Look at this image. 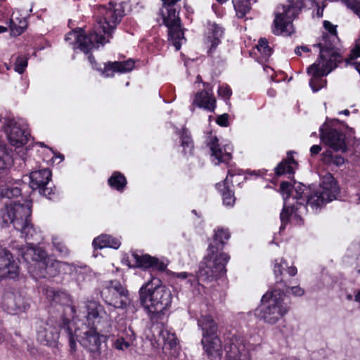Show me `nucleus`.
I'll list each match as a JSON object with an SVG mask.
<instances>
[{"instance_id": "obj_48", "label": "nucleus", "mask_w": 360, "mask_h": 360, "mask_svg": "<svg viewBox=\"0 0 360 360\" xmlns=\"http://www.w3.org/2000/svg\"><path fill=\"white\" fill-rule=\"evenodd\" d=\"M291 184L288 181H283L281 183L280 189L283 193L289 194L291 189Z\"/></svg>"}, {"instance_id": "obj_43", "label": "nucleus", "mask_w": 360, "mask_h": 360, "mask_svg": "<svg viewBox=\"0 0 360 360\" xmlns=\"http://www.w3.org/2000/svg\"><path fill=\"white\" fill-rule=\"evenodd\" d=\"M218 94L219 96L222 97L225 100H229L232 91L229 86H220L218 89Z\"/></svg>"}, {"instance_id": "obj_18", "label": "nucleus", "mask_w": 360, "mask_h": 360, "mask_svg": "<svg viewBox=\"0 0 360 360\" xmlns=\"http://www.w3.org/2000/svg\"><path fill=\"white\" fill-rule=\"evenodd\" d=\"M30 186L32 190H39L41 195L51 198L54 193L51 187H48L51 179V172L49 169L33 171L30 174Z\"/></svg>"}, {"instance_id": "obj_39", "label": "nucleus", "mask_w": 360, "mask_h": 360, "mask_svg": "<svg viewBox=\"0 0 360 360\" xmlns=\"http://www.w3.org/2000/svg\"><path fill=\"white\" fill-rule=\"evenodd\" d=\"M53 245L60 256L66 257L69 255V250L66 245L57 238H53Z\"/></svg>"}, {"instance_id": "obj_36", "label": "nucleus", "mask_w": 360, "mask_h": 360, "mask_svg": "<svg viewBox=\"0 0 360 360\" xmlns=\"http://www.w3.org/2000/svg\"><path fill=\"white\" fill-rule=\"evenodd\" d=\"M27 22L25 19L19 20L18 25L13 19L9 20V27L11 35L16 37L20 35L27 27Z\"/></svg>"}, {"instance_id": "obj_11", "label": "nucleus", "mask_w": 360, "mask_h": 360, "mask_svg": "<svg viewBox=\"0 0 360 360\" xmlns=\"http://www.w3.org/2000/svg\"><path fill=\"white\" fill-rule=\"evenodd\" d=\"M85 307L88 327L96 328L102 334L112 332V321L102 304L96 301L89 300Z\"/></svg>"}, {"instance_id": "obj_2", "label": "nucleus", "mask_w": 360, "mask_h": 360, "mask_svg": "<svg viewBox=\"0 0 360 360\" xmlns=\"http://www.w3.org/2000/svg\"><path fill=\"white\" fill-rule=\"evenodd\" d=\"M141 305L153 323H160L152 328L153 337L161 347L163 353L169 360L176 359L179 355V346L175 333L163 326L166 320V311L171 307L172 295L169 288L162 285L161 281L152 278L144 283L139 290Z\"/></svg>"}, {"instance_id": "obj_5", "label": "nucleus", "mask_w": 360, "mask_h": 360, "mask_svg": "<svg viewBox=\"0 0 360 360\" xmlns=\"http://www.w3.org/2000/svg\"><path fill=\"white\" fill-rule=\"evenodd\" d=\"M320 49L319 58L307 68V73L311 76L309 85L314 92H317L326 85L323 77L329 74L342 61L341 56L334 49L333 44L320 42L315 45Z\"/></svg>"}, {"instance_id": "obj_31", "label": "nucleus", "mask_w": 360, "mask_h": 360, "mask_svg": "<svg viewBox=\"0 0 360 360\" xmlns=\"http://www.w3.org/2000/svg\"><path fill=\"white\" fill-rule=\"evenodd\" d=\"M0 195L2 198L8 199L18 198L21 195V188L18 187L17 183L6 184L1 188Z\"/></svg>"}, {"instance_id": "obj_22", "label": "nucleus", "mask_w": 360, "mask_h": 360, "mask_svg": "<svg viewBox=\"0 0 360 360\" xmlns=\"http://www.w3.org/2000/svg\"><path fill=\"white\" fill-rule=\"evenodd\" d=\"M193 105L210 112H213L216 107V100L209 92V90H203L195 94Z\"/></svg>"}, {"instance_id": "obj_56", "label": "nucleus", "mask_w": 360, "mask_h": 360, "mask_svg": "<svg viewBox=\"0 0 360 360\" xmlns=\"http://www.w3.org/2000/svg\"><path fill=\"white\" fill-rule=\"evenodd\" d=\"M88 59H89V61L90 62V63L94 65V63H96L95 61V59H94V57L90 54L89 56H88Z\"/></svg>"}, {"instance_id": "obj_37", "label": "nucleus", "mask_w": 360, "mask_h": 360, "mask_svg": "<svg viewBox=\"0 0 360 360\" xmlns=\"http://www.w3.org/2000/svg\"><path fill=\"white\" fill-rule=\"evenodd\" d=\"M181 146L184 148L185 154L188 152L191 153L193 144L191 137L187 129H184L181 134Z\"/></svg>"}, {"instance_id": "obj_8", "label": "nucleus", "mask_w": 360, "mask_h": 360, "mask_svg": "<svg viewBox=\"0 0 360 360\" xmlns=\"http://www.w3.org/2000/svg\"><path fill=\"white\" fill-rule=\"evenodd\" d=\"M198 326L202 330L201 343L207 360H221L222 347L217 323L210 315H201L198 319Z\"/></svg>"}, {"instance_id": "obj_35", "label": "nucleus", "mask_w": 360, "mask_h": 360, "mask_svg": "<svg viewBox=\"0 0 360 360\" xmlns=\"http://www.w3.org/2000/svg\"><path fill=\"white\" fill-rule=\"evenodd\" d=\"M131 256L134 259L135 265L137 267H141V268H145V269L152 267L153 262L154 258H155V257H150L148 255H144L139 256L136 253H133Z\"/></svg>"}, {"instance_id": "obj_29", "label": "nucleus", "mask_w": 360, "mask_h": 360, "mask_svg": "<svg viewBox=\"0 0 360 360\" xmlns=\"http://www.w3.org/2000/svg\"><path fill=\"white\" fill-rule=\"evenodd\" d=\"M46 296L47 299L56 304H64L68 302V294L56 290L53 288H47L46 290Z\"/></svg>"}, {"instance_id": "obj_19", "label": "nucleus", "mask_w": 360, "mask_h": 360, "mask_svg": "<svg viewBox=\"0 0 360 360\" xmlns=\"http://www.w3.org/2000/svg\"><path fill=\"white\" fill-rule=\"evenodd\" d=\"M19 274L18 262L12 254L5 248L0 247V278H15Z\"/></svg>"}, {"instance_id": "obj_38", "label": "nucleus", "mask_w": 360, "mask_h": 360, "mask_svg": "<svg viewBox=\"0 0 360 360\" xmlns=\"http://www.w3.org/2000/svg\"><path fill=\"white\" fill-rule=\"evenodd\" d=\"M257 48L265 58H269L272 53V50L269 46V42L265 38H261L259 40Z\"/></svg>"}, {"instance_id": "obj_58", "label": "nucleus", "mask_w": 360, "mask_h": 360, "mask_svg": "<svg viewBox=\"0 0 360 360\" xmlns=\"http://www.w3.org/2000/svg\"><path fill=\"white\" fill-rule=\"evenodd\" d=\"M339 113H340V114H343V115H347H347H349L350 114V112H349V110L346 109V110H342V111H340Z\"/></svg>"}, {"instance_id": "obj_27", "label": "nucleus", "mask_w": 360, "mask_h": 360, "mask_svg": "<svg viewBox=\"0 0 360 360\" xmlns=\"http://www.w3.org/2000/svg\"><path fill=\"white\" fill-rule=\"evenodd\" d=\"M168 39L178 51L181 49V41L184 40V32L181 24L168 28Z\"/></svg>"}, {"instance_id": "obj_7", "label": "nucleus", "mask_w": 360, "mask_h": 360, "mask_svg": "<svg viewBox=\"0 0 360 360\" xmlns=\"http://www.w3.org/2000/svg\"><path fill=\"white\" fill-rule=\"evenodd\" d=\"M285 297L283 290L280 288L264 294L258 317L267 324L276 323L290 309L289 305L285 302Z\"/></svg>"}, {"instance_id": "obj_9", "label": "nucleus", "mask_w": 360, "mask_h": 360, "mask_svg": "<svg viewBox=\"0 0 360 360\" xmlns=\"http://www.w3.org/2000/svg\"><path fill=\"white\" fill-rule=\"evenodd\" d=\"M68 323L69 321L66 319L63 322V326H61L54 323L52 319L46 322L41 321L37 333L38 341L43 345H51L58 340L60 333H62L67 336L71 349L75 350L76 341L72 328L67 326Z\"/></svg>"}, {"instance_id": "obj_1", "label": "nucleus", "mask_w": 360, "mask_h": 360, "mask_svg": "<svg viewBox=\"0 0 360 360\" xmlns=\"http://www.w3.org/2000/svg\"><path fill=\"white\" fill-rule=\"evenodd\" d=\"M31 202L25 204L13 201L6 205L1 210V224L2 227L12 224L15 229L20 232L21 237L24 238L27 245H18L15 242L11 245V248L28 264V271L35 278L54 277L58 274H72L77 271L74 264H69L52 259L48 257L46 252L41 248L34 246L30 240H39L40 233L37 231L31 222Z\"/></svg>"}, {"instance_id": "obj_45", "label": "nucleus", "mask_w": 360, "mask_h": 360, "mask_svg": "<svg viewBox=\"0 0 360 360\" xmlns=\"http://www.w3.org/2000/svg\"><path fill=\"white\" fill-rule=\"evenodd\" d=\"M216 122L221 127H227L229 125V115L224 113L219 115Z\"/></svg>"}, {"instance_id": "obj_10", "label": "nucleus", "mask_w": 360, "mask_h": 360, "mask_svg": "<svg viewBox=\"0 0 360 360\" xmlns=\"http://www.w3.org/2000/svg\"><path fill=\"white\" fill-rule=\"evenodd\" d=\"M101 296L107 305L115 309H124L131 302L128 290L118 281L105 282L101 290Z\"/></svg>"}, {"instance_id": "obj_28", "label": "nucleus", "mask_w": 360, "mask_h": 360, "mask_svg": "<svg viewBox=\"0 0 360 360\" xmlns=\"http://www.w3.org/2000/svg\"><path fill=\"white\" fill-rule=\"evenodd\" d=\"M210 31L212 36L208 37V41L211 43L210 47L207 51L209 56H211L212 53L219 44L221 41L220 38L224 33L223 28L215 23L211 25Z\"/></svg>"}, {"instance_id": "obj_30", "label": "nucleus", "mask_w": 360, "mask_h": 360, "mask_svg": "<svg viewBox=\"0 0 360 360\" xmlns=\"http://www.w3.org/2000/svg\"><path fill=\"white\" fill-rule=\"evenodd\" d=\"M110 186L118 191H122L126 186L127 179L124 176L119 172H115L108 179Z\"/></svg>"}, {"instance_id": "obj_26", "label": "nucleus", "mask_w": 360, "mask_h": 360, "mask_svg": "<svg viewBox=\"0 0 360 360\" xmlns=\"http://www.w3.org/2000/svg\"><path fill=\"white\" fill-rule=\"evenodd\" d=\"M297 165L296 161L291 155V152H289L287 159L281 161L275 168V173L277 176L285 174H293Z\"/></svg>"}, {"instance_id": "obj_50", "label": "nucleus", "mask_w": 360, "mask_h": 360, "mask_svg": "<svg viewBox=\"0 0 360 360\" xmlns=\"http://www.w3.org/2000/svg\"><path fill=\"white\" fill-rule=\"evenodd\" d=\"M292 293L295 296H302L304 291L302 288L299 286H293L290 288Z\"/></svg>"}, {"instance_id": "obj_53", "label": "nucleus", "mask_w": 360, "mask_h": 360, "mask_svg": "<svg viewBox=\"0 0 360 360\" xmlns=\"http://www.w3.org/2000/svg\"><path fill=\"white\" fill-rule=\"evenodd\" d=\"M287 271L290 276H293L297 274V268L295 266L288 267Z\"/></svg>"}, {"instance_id": "obj_47", "label": "nucleus", "mask_w": 360, "mask_h": 360, "mask_svg": "<svg viewBox=\"0 0 360 360\" xmlns=\"http://www.w3.org/2000/svg\"><path fill=\"white\" fill-rule=\"evenodd\" d=\"M152 267H155L160 271H164L166 269L167 266L164 262H160L158 259L154 258Z\"/></svg>"}, {"instance_id": "obj_21", "label": "nucleus", "mask_w": 360, "mask_h": 360, "mask_svg": "<svg viewBox=\"0 0 360 360\" xmlns=\"http://www.w3.org/2000/svg\"><path fill=\"white\" fill-rule=\"evenodd\" d=\"M207 146L212 152V156L217 160L216 165H219L220 162L228 163L231 160V151H229L231 150V147L227 145L221 147L219 144V139L216 136L210 137Z\"/></svg>"}, {"instance_id": "obj_14", "label": "nucleus", "mask_w": 360, "mask_h": 360, "mask_svg": "<svg viewBox=\"0 0 360 360\" xmlns=\"http://www.w3.org/2000/svg\"><path fill=\"white\" fill-rule=\"evenodd\" d=\"M73 335L83 347L93 353L100 352L102 343L107 338L97 328L88 326L82 330H75Z\"/></svg>"}, {"instance_id": "obj_24", "label": "nucleus", "mask_w": 360, "mask_h": 360, "mask_svg": "<svg viewBox=\"0 0 360 360\" xmlns=\"http://www.w3.org/2000/svg\"><path fill=\"white\" fill-rule=\"evenodd\" d=\"M233 174L231 172L230 170L228 172V174L224 181L221 184H217V187L221 192L223 203L227 206H233L235 203L236 198L234 197V193L231 190H230L226 186L229 179V176H233Z\"/></svg>"}, {"instance_id": "obj_16", "label": "nucleus", "mask_w": 360, "mask_h": 360, "mask_svg": "<svg viewBox=\"0 0 360 360\" xmlns=\"http://www.w3.org/2000/svg\"><path fill=\"white\" fill-rule=\"evenodd\" d=\"M103 336L111 338L112 347L119 351L128 349L136 338L134 332L130 327H117L116 325L112 326V332L104 333Z\"/></svg>"}, {"instance_id": "obj_61", "label": "nucleus", "mask_w": 360, "mask_h": 360, "mask_svg": "<svg viewBox=\"0 0 360 360\" xmlns=\"http://www.w3.org/2000/svg\"><path fill=\"white\" fill-rule=\"evenodd\" d=\"M301 49L304 51V52H308L309 51V49L306 46H300Z\"/></svg>"}, {"instance_id": "obj_42", "label": "nucleus", "mask_w": 360, "mask_h": 360, "mask_svg": "<svg viewBox=\"0 0 360 360\" xmlns=\"http://www.w3.org/2000/svg\"><path fill=\"white\" fill-rule=\"evenodd\" d=\"M27 65V61L26 58L18 57L15 63V71L20 74H22L24 72Z\"/></svg>"}, {"instance_id": "obj_15", "label": "nucleus", "mask_w": 360, "mask_h": 360, "mask_svg": "<svg viewBox=\"0 0 360 360\" xmlns=\"http://www.w3.org/2000/svg\"><path fill=\"white\" fill-rule=\"evenodd\" d=\"M103 37L98 36V33L96 31L89 32V34H83L82 31L77 32L76 31L70 32L65 36V41H70V44L75 41L78 44V47L84 53H89L93 49H96L100 45H103Z\"/></svg>"}, {"instance_id": "obj_54", "label": "nucleus", "mask_w": 360, "mask_h": 360, "mask_svg": "<svg viewBox=\"0 0 360 360\" xmlns=\"http://www.w3.org/2000/svg\"><path fill=\"white\" fill-rule=\"evenodd\" d=\"M176 276L181 279H185L188 277V274L186 272H181V273H178Z\"/></svg>"}, {"instance_id": "obj_32", "label": "nucleus", "mask_w": 360, "mask_h": 360, "mask_svg": "<svg viewBox=\"0 0 360 360\" xmlns=\"http://www.w3.org/2000/svg\"><path fill=\"white\" fill-rule=\"evenodd\" d=\"M165 8L167 9V15H164L163 22L167 28L181 24L176 10L174 7Z\"/></svg>"}, {"instance_id": "obj_6", "label": "nucleus", "mask_w": 360, "mask_h": 360, "mask_svg": "<svg viewBox=\"0 0 360 360\" xmlns=\"http://www.w3.org/2000/svg\"><path fill=\"white\" fill-rule=\"evenodd\" d=\"M124 2H112L108 5H100L96 12V31L98 36L103 37V45L109 42L112 33L125 15Z\"/></svg>"}, {"instance_id": "obj_33", "label": "nucleus", "mask_w": 360, "mask_h": 360, "mask_svg": "<svg viewBox=\"0 0 360 360\" xmlns=\"http://www.w3.org/2000/svg\"><path fill=\"white\" fill-rule=\"evenodd\" d=\"M322 160L326 165H334L338 167L342 165L345 160L340 155H333L330 150H326L322 154Z\"/></svg>"}, {"instance_id": "obj_59", "label": "nucleus", "mask_w": 360, "mask_h": 360, "mask_svg": "<svg viewBox=\"0 0 360 360\" xmlns=\"http://www.w3.org/2000/svg\"><path fill=\"white\" fill-rule=\"evenodd\" d=\"M300 49H301L300 47H299V46L296 47L295 49V54H297V56H301Z\"/></svg>"}, {"instance_id": "obj_17", "label": "nucleus", "mask_w": 360, "mask_h": 360, "mask_svg": "<svg viewBox=\"0 0 360 360\" xmlns=\"http://www.w3.org/2000/svg\"><path fill=\"white\" fill-rule=\"evenodd\" d=\"M224 350L226 360H250L244 340L241 337L231 335L225 340Z\"/></svg>"}, {"instance_id": "obj_4", "label": "nucleus", "mask_w": 360, "mask_h": 360, "mask_svg": "<svg viewBox=\"0 0 360 360\" xmlns=\"http://www.w3.org/2000/svg\"><path fill=\"white\" fill-rule=\"evenodd\" d=\"M229 238L230 233L228 229L217 228L214 230L213 241L207 249L208 253L199 265L200 279L210 281L226 273V264L230 257L220 251L224 248L225 240Z\"/></svg>"}, {"instance_id": "obj_57", "label": "nucleus", "mask_w": 360, "mask_h": 360, "mask_svg": "<svg viewBox=\"0 0 360 360\" xmlns=\"http://www.w3.org/2000/svg\"><path fill=\"white\" fill-rule=\"evenodd\" d=\"M354 300L357 302H360V290L355 295Z\"/></svg>"}, {"instance_id": "obj_55", "label": "nucleus", "mask_w": 360, "mask_h": 360, "mask_svg": "<svg viewBox=\"0 0 360 360\" xmlns=\"http://www.w3.org/2000/svg\"><path fill=\"white\" fill-rule=\"evenodd\" d=\"M4 340V330L2 326L0 325V342Z\"/></svg>"}, {"instance_id": "obj_40", "label": "nucleus", "mask_w": 360, "mask_h": 360, "mask_svg": "<svg viewBox=\"0 0 360 360\" xmlns=\"http://www.w3.org/2000/svg\"><path fill=\"white\" fill-rule=\"evenodd\" d=\"M360 18V0H342Z\"/></svg>"}, {"instance_id": "obj_23", "label": "nucleus", "mask_w": 360, "mask_h": 360, "mask_svg": "<svg viewBox=\"0 0 360 360\" xmlns=\"http://www.w3.org/2000/svg\"><path fill=\"white\" fill-rule=\"evenodd\" d=\"M134 63L132 60H127L125 61H115L109 63L105 65L103 74L105 76H110L108 71L118 72H127L133 70Z\"/></svg>"}, {"instance_id": "obj_51", "label": "nucleus", "mask_w": 360, "mask_h": 360, "mask_svg": "<svg viewBox=\"0 0 360 360\" xmlns=\"http://www.w3.org/2000/svg\"><path fill=\"white\" fill-rule=\"evenodd\" d=\"M321 150V147L319 145H313L310 148V153L311 155H317Z\"/></svg>"}, {"instance_id": "obj_13", "label": "nucleus", "mask_w": 360, "mask_h": 360, "mask_svg": "<svg viewBox=\"0 0 360 360\" xmlns=\"http://www.w3.org/2000/svg\"><path fill=\"white\" fill-rule=\"evenodd\" d=\"M3 309L10 314H18L30 308V300L12 288L5 289L2 297Z\"/></svg>"}, {"instance_id": "obj_3", "label": "nucleus", "mask_w": 360, "mask_h": 360, "mask_svg": "<svg viewBox=\"0 0 360 360\" xmlns=\"http://www.w3.org/2000/svg\"><path fill=\"white\" fill-rule=\"evenodd\" d=\"M294 189L295 194L293 195V198L297 200V202L290 208L284 205L280 214L281 231L285 229L290 215H293V219L296 220L297 224H302V215L307 213V205L309 206L313 212L317 210L326 202L335 199L339 191L337 183L330 174L324 178L322 184L316 190L312 191L311 188H307L300 183L296 185Z\"/></svg>"}, {"instance_id": "obj_44", "label": "nucleus", "mask_w": 360, "mask_h": 360, "mask_svg": "<svg viewBox=\"0 0 360 360\" xmlns=\"http://www.w3.org/2000/svg\"><path fill=\"white\" fill-rule=\"evenodd\" d=\"M360 56V47L356 46L354 48L349 56V58L346 59L347 63H352L354 60Z\"/></svg>"}, {"instance_id": "obj_25", "label": "nucleus", "mask_w": 360, "mask_h": 360, "mask_svg": "<svg viewBox=\"0 0 360 360\" xmlns=\"http://www.w3.org/2000/svg\"><path fill=\"white\" fill-rule=\"evenodd\" d=\"M92 245L95 249H103L104 248L117 249L120 246V241L110 235L105 234L94 238Z\"/></svg>"}, {"instance_id": "obj_64", "label": "nucleus", "mask_w": 360, "mask_h": 360, "mask_svg": "<svg viewBox=\"0 0 360 360\" xmlns=\"http://www.w3.org/2000/svg\"><path fill=\"white\" fill-rule=\"evenodd\" d=\"M347 298V300H351L352 299V295H348Z\"/></svg>"}, {"instance_id": "obj_12", "label": "nucleus", "mask_w": 360, "mask_h": 360, "mask_svg": "<svg viewBox=\"0 0 360 360\" xmlns=\"http://www.w3.org/2000/svg\"><path fill=\"white\" fill-rule=\"evenodd\" d=\"M0 122L3 124L11 145L19 148L27 143L30 134L25 124L10 118L0 120Z\"/></svg>"}, {"instance_id": "obj_46", "label": "nucleus", "mask_w": 360, "mask_h": 360, "mask_svg": "<svg viewBox=\"0 0 360 360\" xmlns=\"http://www.w3.org/2000/svg\"><path fill=\"white\" fill-rule=\"evenodd\" d=\"M323 26L325 29L329 32L330 34L336 37V27L330 22L325 20L323 22Z\"/></svg>"}, {"instance_id": "obj_49", "label": "nucleus", "mask_w": 360, "mask_h": 360, "mask_svg": "<svg viewBox=\"0 0 360 360\" xmlns=\"http://www.w3.org/2000/svg\"><path fill=\"white\" fill-rule=\"evenodd\" d=\"M284 267L282 261L280 263L276 262L274 267V272L276 278L282 274V271Z\"/></svg>"}, {"instance_id": "obj_34", "label": "nucleus", "mask_w": 360, "mask_h": 360, "mask_svg": "<svg viewBox=\"0 0 360 360\" xmlns=\"http://www.w3.org/2000/svg\"><path fill=\"white\" fill-rule=\"evenodd\" d=\"M232 3L238 18H243L251 8L250 0H232Z\"/></svg>"}, {"instance_id": "obj_62", "label": "nucleus", "mask_w": 360, "mask_h": 360, "mask_svg": "<svg viewBox=\"0 0 360 360\" xmlns=\"http://www.w3.org/2000/svg\"><path fill=\"white\" fill-rule=\"evenodd\" d=\"M7 31V28L4 26H0V33H3Z\"/></svg>"}, {"instance_id": "obj_41", "label": "nucleus", "mask_w": 360, "mask_h": 360, "mask_svg": "<svg viewBox=\"0 0 360 360\" xmlns=\"http://www.w3.org/2000/svg\"><path fill=\"white\" fill-rule=\"evenodd\" d=\"M9 155V149L4 141L0 140V171L5 168L6 161L4 155Z\"/></svg>"}, {"instance_id": "obj_63", "label": "nucleus", "mask_w": 360, "mask_h": 360, "mask_svg": "<svg viewBox=\"0 0 360 360\" xmlns=\"http://www.w3.org/2000/svg\"><path fill=\"white\" fill-rule=\"evenodd\" d=\"M356 69L360 74V63L356 64Z\"/></svg>"}, {"instance_id": "obj_52", "label": "nucleus", "mask_w": 360, "mask_h": 360, "mask_svg": "<svg viewBox=\"0 0 360 360\" xmlns=\"http://www.w3.org/2000/svg\"><path fill=\"white\" fill-rule=\"evenodd\" d=\"M165 7H174V5L180 0H162Z\"/></svg>"}, {"instance_id": "obj_60", "label": "nucleus", "mask_w": 360, "mask_h": 360, "mask_svg": "<svg viewBox=\"0 0 360 360\" xmlns=\"http://www.w3.org/2000/svg\"><path fill=\"white\" fill-rule=\"evenodd\" d=\"M275 94H276V92H275V91H274V89H269V90L268 91V94H269V96H275Z\"/></svg>"}, {"instance_id": "obj_20", "label": "nucleus", "mask_w": 360, "mask_h": 360, "mask_svg": "<svg viewBox=\"0 0 360 360\" xmlns=\"http://www.w3.org/2000/svg\"><path fill=\"white\" fill-rule=\"evenodd\" d=\"M320 138L323 142L329 146L335 151L345 152V136L343 133L333 128L320 129Z\"/></svg>"}]
</instances>
